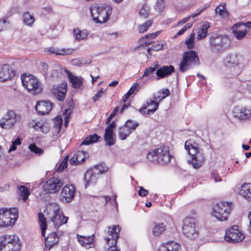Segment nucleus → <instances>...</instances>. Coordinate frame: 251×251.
Listing matches in <instances>:
<instances>
[{"label": "nucleus", "mask_w": 251, "mask_h": 251, "mask_svg": "<svg viewBox=\"0 0 251 251\" xmlns=\"http://www.w3.org/2000/svg\"><path fill=\"white\" fill-rule=\"evenodd\" d=\"M63 121L61 117H57V121L55 122L54 128L55 129V132L56 133H59L60 132V130L62 128Z\"/></svg>", "instance_id": "nucleus-48"}, {"label": "nucleus", "mask_w": 251, "mask_h": 251, "mask_svg": "<svg viewBox=\"0 0 251 251\" xmlns=\"http://www.w3.org/2000/svg\"><path fill=\"white\" fill-rule=\"evenodd\" d=\"M175 72V68L172 65L163 66L157 70L155 74L157 75V80L164 78L170 75Z\"/></svg>", "instance_id": "nucleus-26"}, {"label": "nucleus", "mask_w": 251, "mask_h": 251, "mask_svg": "<svg viewBox=\"0 0 251 251\" xmlns=\"http://www.w3.org/2000/svg\"><path fill=\"white\" fill-rule=\"evenodd\" d=\"M228 39L222 36H212L209 39L211 50L214 52L223 51L226 47Z\"/></svg>", "instance_id": "nucleus-15"}, {"label": "nucleus", "mask_w": 251, "mask_h": 251, "mask_svg": "<svg viewBox=\"0 0 251 251\" xmlns=\"http://www.w3.org/2000/svg\"><path fill=\"white\" fill-rule=\"evenodd\" d=\"M88 157V153L84 151H76L70 159V163L72 165L76 166L81 164Z\"/></svg>", "instance_id": "nucleus-25"}, {"label": "nucleus", "mask_w": 251, "mask_h": 251, "mask_svg": "<svg viewBox=\"0 0 251 251\" xmlns=\"http://www.w3.org/2000/svg\"><path fill=\"white\" fill-rule=\"evenodd\" d=\"M232 33L233 35L238 40H241L244 38L247 33V29H243L241 27H238L233 28V26L232 27Z\"/></svg>", "instance_id": "nucleus-34"}, {"label": "nucleus", "mask_w": 251, "mask_h": 251, "mask_svg": "<svg viewBox=\"0 0 251 251\" xmlns=\"http://www.w3.org/2000/svg\"><path fill=\"white\" fill-rule=\"evenodd\" d=\"M166 230V226L163 223L156 224L152 229V233L155 236H159Z\"/></svg>", "instance_id": "nucleus-40"}, {"label": "nucleus", "mask_w": 251, "mask_h": 251, "mask_svg": "<svg viewBox=\"0 0 251 251\" xmlns=\"http://www.w3.org/2000/svg\"><path fill=\"white\" fill-rule=\"evenodd\" d=\"M224 63L227 67L234 69L232 75L236 76L242 72L245 60L241 54H229L224 58Z\"/></svg>", "instance_id": "nucleus-4"}, {"label": "nucleus", "mask_w": 251, "mask_h": 251, "mask_svg": "<svg viewBox=\"0 0 251 251\" xmlns=\"http://www.w3.org/2000/svg\"><path fill=\"white\" fill-rule=\"evenodd\" d=\"M30 127L34 128L35 129L39 131L48 132L49 129L47 127L44 126L40 122L36 121V120H32L29 123Z\"/></svg>", "instance_id": "nucleus-33"}, {"label": "nucleus", "mask_w": 251, "mask_h": 251, "mask_svg": "<svg viewBox=\"0 0 251 251\" xmlns=\"http://www.w3.org/2000/svg\"><path fill=\"white\" fill-rule=\"evenodd\" d=\"M244 238V235L238 230L237 226H232L226 231L225 239L227 242H239L242 241Z\"/></svg>", "instance_id": "nucleus-16"}, {"label": "nucleus", "mask_w": 251, "mask_h": 251, "mask_svg": "<svg viewBox=\"0 0 251 251\" xmlns=\"http://www.w3.org/2000/svg\"><path fill=\"white\" fill-rule=\"evenodd\" d=\"M125 126H127L132 132L137 127L139 126V123L137 122L131 120H128L125 124Z\"/></svg>", "instance_id": "nucleus-46"}, {"label": "nucleus", "mask_w": 251, "mask_h": 251, "mask_svg": "<svg viewBox=\"0 0 251 251\" xmlns=\"http://www.w3.org/2000/svg\"><path fill=\"white\" fill-rule=\"evenodd\" d=\"M118 110H119V107H116L115 108V109H114V110L113 111V112L110 114V115L109 116L108 118L106 119V122H105L106 124L107 125L110 122L111 119L115 116V115L118 111Z\"/></svg>", "instance_id": "nucleus-60"}, {"label": "nucleus", "mask_w": 251, "mask_h": 251, "mask_svg": "<svg viewBox=\"0 0 251 251\" xmlns=\"http://www.w3.org/2000/svg\"><path fill=\"white\" fill-rule=\"evenodd\" d=\"M18 218L17 208H2L0 209V226H13Z\"/></svg>", "instance_id": "nucleus-7"}, {"label": "nucleus", "mask_w": 251, "mask_h": 251, "mask_svg": "<svg viewBox=\"0 0 251 251\" xmlns=\"http://www.w3.org/2000/svg\"><path fill=\"white\" fill-rule=\"evenodd\" d=\"M165 44V41L161 42L154 43L151 47V50L154 51H159L163 49L164 45Z\"/></svg>", "instance_id": "nucleus-50"}, {"label": "nucleus", "mask_w": 251, "mask_h": 251, "mask_svg": "<svg viewBox=\"0 0 251 251\" xmlns=\"http://www.w3.org/2000/svg\"><path fill=\"white\" fill-rule=\"evenodd\" d=\"M20 115L17 114L14 111L9 110L0 120V126L5 129L12 128L14 124L20 120Z\"/></svg>", "instance_id": "nucleus-14"}, {"label": "nucleus", "mask_w": 251, "mask_h": 251, "mask_svg": "<svg viewBox=\"0 0 251 251\" xmlns=\"http://www.w3.org/2000/svg\"><path fill=\"white\" fill-rule=\"evenodd\" d=\"M185 149L188 153L191 155V163L195 169L200 168L204 163L205 157L203 151L200 149L196 143L192 144L190 141H187L185 144Z\"/></svg>", "instance_id": "nucleus-3"}, {"label": "nucleus", "mask_w": 251, "mask_h": 251, "mask_svg": "<svg viewBox=\"0 0 251 251\" xmlns=\"http://www.w3.org/2000/svg\"><path fill=\"white\" fill-rule=\"evenodd\" d=\"M52 107V103L49 101H41L37 102L35 109L38 114L43 115L48 114Z\"/></svg>", "instance_id": "nucleus-24"}, {"label": "nucleus", "mask_w": 251, "mask_h": 251, "mask_svg": "<svg viewBox=\"0 0 251 251\" xmlns=\"http://www.w3.org/2000/svg\"><path fill=\"white\" fill-rule=\"evenodd\" d=\"M9 23L5 19H0V31L6 28V25H8Z\"/></svg>", "instance_id": "nucleus-62"}, {"label": "nucleus", "mask_w": 251, "mask_h": 251, "mask_svg": "<svg viewBox=\"0 0 251 251\" xmlns=\"http://www.w3.org/2000/svg\"><path fill=\"white\" fill-rule=\"evenodd\" d=\"M40 67H41L40 69H41L42 73L44 75H47L48 74V69H49L48 65L47 63H46L45 62H41L40 63Z\"/></svg>", "instance_id": "nucleus-58"}, {"label": "nucleus", "mask_w": 251, "mask_h": 251, "mask_svg": "<svg viewBox=\"0 0 251 251\" xmlns=\"http://www.w3.org/2000/svg\"><path fill=\"white\" fill-rule=\"evenodd\" d=\"M156 70V67H150L148 68H147L144 73V74L143 75V76H147L149 75L151 73L153 72Z\"/></svg>", "instance_id": "nucleus-61"}, {"label": "nucleus", "mask_w": 251, "mask_h": 251, "mask_svg": "<svg viewBox=\"0 0 251 251\" xmlns=\"http://www.w3.org/2000/svg\"><path fill=\"white\" fill-rule=\"evenodd\" d=\"M50 218L51 221L53 223V226L55 228H58L61 226L67 223L69 219L68 217L65 216L62 211L59 208V207L56 205H54L51 210H50Z\"/></svg>", "instance_id": "nucleus-10"}, {"label": "nucleus", "mask_w": 251, "mask_h": 251, "mask_svg": "<svg viewBox=\"0 0 251 251\" xmlns=\"http://www.w3.org/2000/svg\"><path fill=\"white\" fill-rule=\"evenodd\" d=\"M165 7V3L163 0H158L155 5V9L158 12L162 11Z\"/></svg>", "instance_id": "nucleus-55"}, {"label": "nucleus", "mask_w": 251, "mask_h": 251, "mask_svg": "<svg viewBox=\"0 0 251 251\" xmlns=\"http://www.w3.org/2000/svg\"><path fill=\"white\" fill-rule=\"evenodd\" d=\"M18 189L21 193L20 197L24 201H25L30 194L27 188L22 185L18 187Z\"/></svg>", "instance_id": "nucleus-44"}, {"label": "nucleus", "mask_w": 251, "mask_h": 251, "mask_svg": "<svg viewBox=\"0 0 251 251\" xmlns=\"http://www.w3.org/2000/svg\"><path fill=\"white\" fill-rule=\"evenodd\" d=\"M68 77L73 87L75 88H80L83 83V78L81 76H76L72 74H69Z\"/></svg>", "instance_id": "nucleus-32"}, {"label": "nucleus", "mask_w": 251, "mask_h": 251, "mask_svg": "<svg viewBox=\"0 0 251 251\" xmlns=\"http://www.w3.org/2000/svg\"><path fill=\"white\" fill-rule=\"evenodd\" d=\"M38 219L40 224V226L41 230V234L42 236H45V231L47 229V222L44 215L42 213L38 214Z\"/></svg>", "instance_id": "nucleus-37"}, {"label": "nucleus", "mask_w": 251, "mask_h": 251, "mask_svg": "<svg viewBox=\"0 0 251 251\" xmlns=\"http://www.w3.org/2000/svg\"><path fill=\"white\" fill-rule=\"evenodd\" d=\"M239 194L245 199L251 201V183H245L242 186Z\"/></svg>", "instance_id": "nucleus-28"}, {"label": "nucleus", "mask_w": 251, "mask_h": 251, "mask_svg": "<svg viewBox=\"0 0 251 251\" xmlns=\"http://www.w3.org/2000/svg\"><path fill=\"white\" fill-rule=\"evenodd\" d=\"M63 184L64 182L61 178L54 176L43 184V189L47 193L54 194L59 191Z\"/></svg>", "instance_id": "nucleus-13"}, {"label": "nucleus", "mask_w": 251, "mask_h": 251, "mask_svg": "<svg viewBox=\"0 0 251 251\" xmlns=\"http://www.w3.org/2000/svg\"><path fill=\"white\" fill-rule=\"evenodd\" d=\"M116 126L115 122L113 121L105 128L104 139L106 142V145L110 146L115 143V139L113 138V130Z\"/></svg>", "instance_id": "nucleus-22"}, {"label": "nucleus", "mask_w": 251, "mask_h": 251, "mask_svg": "<svg viewBox=\"0 0 251 251\" xmlns=\"http://www.w3.org/2000/svg\"><path fill=\"white\" fill-rule=\"evenodd\" d=\"M192 26V23L186 24L180 30H179L175 36L176 37L178 36L183 34L188 29H189Z\"/></svg>", "instance_id": "nucleus-54"}, {"label": "nucleus", "mask_w": 251, "mask_h": 251, "mask_svg": "<svg viewBox=\"0 0 251 251\" xmlns=\"http://www.w3.org/2000/svg\"><path fill=\"white\" fill-rule=\"evenodd\" d=\"M209 25L208 23H205L201 26V28L198 33L197 39H201L204 38L207 34V29L209 28Z\"/></svg>", "instance_id": "nucleus-43"}, {"label": "nucleus", "mask_w": 251, "mask_h": 251, "mask_svg": "<svg viewBox=\"0 0 251 251\" xmlns=\"http://www.w3.org/2000/svg\"><path fill=\"white\" fill-rule=\"evenodd\" d=\"M147 157L151 162L165 164L170 162L172 156L170 154L169 147L162 146L149 151Z\"/></svg>", "instance_id": "nucleus-2"}, {"label": "nucleus", "mask_w": 251, "mask_h": 251, "mask_svg": "<svg viewBox=\"0 0 251 251\" xmlns=\"http://www.w3.org/2000/svg\"><path fill=\"white\" fill-rule=\"evenodd\" d=\"M62 234L63 232L60 231L50 233L47 237L45 239L46 248L50 250L53 245H56L59 242V237Z\"/></svg>", "instance_id": "nucleus-23"}, {"label": "nucleus", "mask_w": 251, "mask_h": 251, "mask_svg": "<svg viewBox=\"0 0 251 251\" xmlns=\"http://www.w3.org/2000/svg\"><path fill=\"white\" fill-rule=\"evenodd\" d=\"M67 91V83L63 82L61 84L54 85L51 93L58 100L63 101L65 98Z\"/></svg>", "instance_id": "nucleus-19"}, {"label": "nucleus", "mask_w": 251, "mask_h": 251, "mask_svg": "<svg viewBox=\"0 0 251 251\" xmlns=\"http://www.w3.org/2000/svg\"><path fill=\"white\" fill-rule=\"evenodd\" d=\"M109 246V248L105 251H119L116 245L114 244V242H110V244Z\"/></svg>", "instance_id": "nucleus-64"}, {"label": "nucleus", "mask_w": 251, "mask_h": 251, "mask_svg": "<svg viewBox=\"0 0 251 251\" xmlns=\"http://www.w3.org/2000/svg\"><path fill=\"white\" fill-rule=\"evenodd\" d=\"M158 102H155L153 100L150 99L139 110V112L143 116H148L154 113L158 109Z\"/></svg>", "instance_id": "nucleus-20"}, {"label": "nucleus", "mask_w": 251, "mask_h": 251, "mask_svg": "<svg viewBox=\"0 0 251 251\" xmlns=\"http://www.w3.org/2000/svg\"><path fill=\"white\" fill-rule=\"evenodd\" d=\"M141 16L144 18H147L149 15V8L147 5H143L139 11Z\"/></svg>", "instance_id": "nucleus-52"}, {"label": "nucleus", "mask_w": 251, "mask_h": 251, "mask_svg": "<svg viewBox=\"0 0 251 251\" xmlns=\"http://www.w3.org/2000/svg\"><path fill=\"white\" fill-rule=\"evenodd\" d=\"M120 230L121 228L118 225L113 226L112 227H108L109 237L105 238L108 245H110L111 241L114 242V244L116 245L120 236Z\"/></svg>", "instance_id": "nucleus-21"}, {"label": "nucleus", "mask_w": 251, "mask_h": 251, "mask_svg": "<svg viewBox=\"0 0 251 251\" xmlns=\"http://www.w3.org/2000/svg\"><path fill=\"white\" fill-rule=\"evenodd\" d=\"M105 93V91L103 90L102 88L100 89L99 91H98L97 94L92 97V100L94 102H96L100 100V98H101Z\"/></svg>", "instance_id": "nucleus-56"}, {"label": "nucleus", "mask_w": 251, "mask_h": 251, "mask_svg": "<svg viewBox=\"0 0 251 251\" xmlns=\"http://www.w3.org/2000/svg\"><path fill=\"white\" fill-rule=\"evenodd\" d=\"M112 7L103 4H95L90 8L91 16L96 23H103L109 19L112 12Z\"/></svg>", "instance_id": "nucleus-1"}, {"label": "nucleus", "mask_w": 251, "mask_h": 251, "mask_svg": "<svg viewBox=\"0 0 251 251\" xmlns=\"http://www.w3.org/2000/svg\"><path fill=\"white\" fill-rule=\"evenodd\" d=\"M45 51L49 54H54L55 55H68L73 53V50L70 48L59 49L57 48L50 47L46 48Z\"/></svg>", "instance_id": "nucleus-27"}, {"label": "nucleus", "mask_w": 251, "mask_h": 251, "mask_svg": "<svg viewBox=\"0 0 251 251\" xmlns=\"http://www.w3.org/2000/svg\"><path fill=\"white\" fill-rule=\"evenodd\" d=\"M68 157L66 156L59 165L58 171H62L64 169L66 168L67 167V163H68Z\"/></svg>", "instance_id": "nucleus-57"}, {"label": "nucleus", "mask_w": 251, "mask_h": 251, "mask_svg": "<svg viewBox=\"0 0 251 251\" xmlns=\"http://www.w3.org/2000/svg\"><path fill=\"white\" fill-rule=\"evenodd\" d=\"M22 84L24 87L33 95L40 94L42 91L41 83L32 75H23L21 76Z\"/></svg>", "instance_id": "nucleus-8"}, {"label": "nucleus", "mask_w": 251, "mask_h": 251, "mask_svg": "<svg viewBox=\"0 0 251 251\" xmlns=\"http://www.w3.org/2000/svg\"><path fill=\"white\" fill-rule=\"evenodd\" d=\"M9 71V65L7 64L0 66V81H5L10 78Z\"/></svg>", "instance_id": "nucleus-31"}, {"label": "nucleus", "mask_w": 251, "mask_h": 251, "mask_svg": "<svg viewBox=\"0 0 251 251\" xmlns=\"http://www.w3.org/2000/svg\"><path fill=\"white\" fill-rule=\"evenodd\" d=\"M233 116L241 121H246L251 118V107L236 106L232 110Z\"/></svg>", "instance_id": "nucleus-17"}, {"label": "nucleus", "mask_w": 251, "mask_h": 251, "mask_svg": "<svg viewBox=\"0 0 251 251\" xmlns=\"http://www.w3.org/2000/svg\"><path fill=\"white\" fill-rule=\"evenodd\" d=\"M152 24V21L151 20L147 21L143 24L138 26V30L140 33H144L147 31L150 26Z\"/></svg>", "instance_id": "nucleus-45"}, {"label": "nucleus", "mask_w": 251, "mask_h": 251, "mask_svg": "<svg viewBox=\"0 0 251 251\" xmlns=\"http://www.w3.org/2000/svg\"><path fill=\"white\" fill-rule=\"evenodd\" d=\"M118 132L119 138L122 140L126 139L131 133L130 129L125 125L119 128Z\"/></svg>", "instance_id": "nucleus-38"}, {"label": "nucleus", "mask_w": 251, "mask_h": 251, "mask_svg": "<svg viewBox=\"0 0 251 251\" xmlns=\"http://www.w3.org/2000/svg\"><path fill=\"white\" fill-rule=\"evenodd\" d=\"M108 171V167L104 164L97 165L86 171L84 174V179L85 187L96 183L100 175Z\"/></svg>", "instance_id": "nucleus-5"}, {"label": "nucleus", "mask_w": 251, "mask_h": 251, "mask_svg": "<svg viewBox=\"0 0 251 251\" xmlns=\"http://www.w3.org/2000/svg\"><path fill=\"white\" fill-rule=\"evenodd\" d=\"M206 8H207V7H204L202 8V9H201V10H200L197 13H196L191 16H188L187 17L183 18L182 20L178 22V25H181L185 23L188 21H189L191 18H194L196 17L197 16H199L202 11H203Z\"/></svg>", "instance_id": "nucleus-47"}, {"label": "nucleus", "mask_w": 251, "mask_h": 251, "mask_svg": "<svg viewBox=\"0 0 251 251\" xmlns=\"http://www.w3.org/2000/svg\"><path fill=\"white\" fill-rule=\"evenodd\" d=\"M81 245L86 249L91 247L93 243V237L92 236L81 237L78 239Z\"/></svg>", "instance_id": "nucleus-36"}, {"label": "nucleus", "mask_w": 251, "mask_h": 251, "mask_svg": "<svg viewBox=\"0 0 251 251\" xmlns=\"http://www.w3.org/2000/svg\"><path fill=\"white\" fill-rule=\"evenodd\" d=\"M75 189L72 184L65 185L60 193V199L64 202H70L74 198Z\"/></svg>", "instance_id": "nucleus-18"}, {"label": "nucleus", "mask_w": 251, "mask_h": 251, "mask_svg": "<svg viewBox=\"0 0 251 251\" xmlns=\"http://www.w3.org/2000/svg\"><path fill=\"white\" fill-rule=\"evenodd\" d=\"M211 178H213L215 182L221 181V178L219 176V174L217 171L213 170L211 173Z\"/></svg>", "instance_id": "nucleus-59"}, {"label": "nucleus", "mask_w": 251, "mask_h": 251, "mask_svg": "<svg viewBox=\"0 0 251 251\" xmlns=\"http://www.w3.org/2000/svg\"><path fill=\"white\" fill-rule=\"evenodd\" d=\"M159 93L163 94V96L161 98V99H165L167 97H168L170 94V91L168 89H163L161 90L158 92Z\"/></svg>", "instance_id": "nucleus-63"}, {"label": "nucleus", "mask_w": 251, "mask_h": 251, "mask_svg": "<svg viewBox=\"0 0 251 251\" xmlns=\"http://www.w3.org/2000/svg\"><path fill=\"white\" fill-rule=\"evenodd\" d=\"M100 138V137L96 133H95L93 135H90L85 138L81 145H88L90 144L96 142L99 140Z\"/></svg>", "instance_id": "nucleus-39"}, {"label": "nucleus", "mask_w": 251, "mask_h": 251, "mask_svg": "<svg viewBox=\"0 0 251 251\" xmlns=\"http://www.w3.org/2000/svg\"><path fill=\"white\" fill-rule=\"evenodd\" d=\"M199 58L195 51H186L183 53L179 64V70L182 73L186 72L192 64H198Z\"/></svg>", "instance_id": "nucleus-11"}, {"label": "nucleus", "mask_w": 251, "mask_h": 251, "mask_svg": "<svg viewBox=\"0 0 251 251\" xmlns=\"http://www.w3.org/2000/svg\"><path fill=\"white\" fill-rule=\"evenodd\" d=\"M182 231L185 236L191 239H194L198 237L199 232L196 229L194 219L186 218L184 220Z\"/></svg>", "instance_id": "nucleus-12"}, {"label": "nucleus", "mask_w": 251, "mask_h": 251, "mask_svg": "<svg viewBox=\"0 0 251 251\" xmlns=\"http://www.w3.org/2000/svg\"><path fill=\"white\" fill-rule=\"evenodd\" d=\"M73 33L75 40L78 41L85 39L88 35V32L86 30H80L78 28H75L73 29Z\"/></svg>", "instance_id": "nucleus-30"}, {"label": "nucleus", "mask_w": 251, "mask_h": 251, "mask_svg": "<svg viewBox=\"0 0 251 251\" xmlns=\"http://www.w3.org/2000/svg\"><path fill=\"white\" fill-rule=\"evenodd\" d=\"M159 31H157L154 33L147 34L140 39V42L141 45L139 47V48L143 47L144 46H147L151 44V42L148 40L147 39H152L155 38L159 34Z\"/></svg>", "instance_id": "nucleus-29"}, {"label": "nucleus", "mask_w": 251, "mask_h": 251, "mask_svg": "<svg viewBox=\"0 0 251 251\" xmlns=\"http://www.w3.org/2000/svg\"><path fill=\"white\" fill-rule=\"evenodd\" d=\"M22 20L24 24L28 26H31L35 21L33 16L28 12L23 14Z\"/></svg>", "instance_id": "nucleus-35"}, {"label": "nucleus", "mask_w": 251, "mask_h": 251, "mask_svg": "<svg viewBox=\"0 0 251 251\" xmlns=\"http://www.w3.org/2000/svg\"><path fill=\"white\" fill-rule=\"evenodd\" d=\"M241 27L243 29H247V27L251 28V22H248L245 23H238L233 25V28Z\"/></svg>", "instance_id": "nucleus-53"}, {"label": "nucleus", "mask_w": 251, "mask_h": 251, "mask_svg": "<svg viewBox=\"0 0 251 251\" xmlns=\"http://www.w3.org/2000/svg\"><path fill=\"white\" fill-rule=\"evenodd\" d=\"M216 14H219L222 18H226L228 15V13L226 9V4L220 5L217 6L215 9Z\"/></svg>", "instance_id": "nucleus-42"}, {"label": "nucleus", "mask_w": 251, "mask_h": 251, "mask_svg": "<svg viewBox=\"0 0 251 251\" xmlns=\"http://www.w3.org/2000/svg\"><path fill=\"white\" fill-rule=\"evenodd\" d=\"M231 205V202H220L217 203L213 208V216L220 221L227 220Z\"/></svg>", "instance_id": "nucleus-9"}, {"label": "nucleus", "mask_w": 251, "mask_h": 251, "mask_svg": "<svg viewBox=\"0 0 251 251\" xmlns=\"http://www.w3.org/2000/svg\"><path fill=\"white\" fill-rule=\"evenodd\" d=\"M165 245L168 251H180V245L174 241H169Z\"/></svg>", "instance_id": "nucleus-41"}, {"label": "nucleus", "mask_w": 251, "mask_h": 251, "mask_svg": "<svg viewBox=\"0 0 251 251\" xmlns=\"http://www.w3.org/2000/svg\"><path fill=\"white\" fill-rule=\"evenodd\" d=\"M28 148L31 151L39 155L41 154L43 152V151L41 148H38L34 144L30 145Z\"/></svg>", "instance_id": "nucleus-51"}, {"label": "nucleus", "mask_w": 251, "mask_h": 251, "mask_svg": "<svg viewBox=\"0 0 251 251\" xmlns=\"http://www.w3.org/2000/svg\"><path fill=\"white\" fill-rule=\"evenodd\" d=\"M194 37L195 34L192 33L189 38L185 41V43L189 49H192L194 47Z\"/></svg>", "instance_id": "nucleus-49"}, {"label": "nucleus", "mask_w": 251, "mask_h": 251, "mask_svg": "<svg viewBox=\"0 0 251 251\" xmlns=\"http://www.w3.org/2000/svg\"><path fill=\"white\" fill-rule=\"evenodd\" d=\"M21 243L16 235H4L0 238V251H20Z\"/></svg>", "instance_id": "nucleus-6"}]
</instances>
